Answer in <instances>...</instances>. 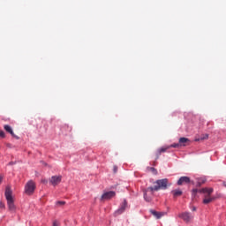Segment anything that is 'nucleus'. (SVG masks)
<instances>
[{
  "instance_id": "obj_13",
  "label": "nucleus",
  "mask_w": 226,
  "mask_h": 226,
  "mask_svg": "<svg viewBox=\"0 0 226 226\" xmlns=\"http://www.w3.org/2000/svg\"><path fill=\"white\" fill-rule=\"evenodd\" d=\"M171 193L173 195V197L176 199L177 197H181V195H183V191L179 190V189H176L171 191Z\"/></svg>"
},
{
  "instance_id": "obj_25",
  "label": "nucleus",
  "mask_w": 226,
  "mask_h": 226,
  "mask_svg": "<svg viewBox=\"0 0 226 226\" xmlns=\"http://www.w3.org/2000/svg\"><path fill=\"white\" fill-rule=\"evenodd\" d=\"M3 183V176H0V185Z\"/></svg>"
},
{
  "instance_id": "obj_16",
  "label": "nucleus",
  "mask_w": 226,
  "mask_h": 226,
  "mask_svg": "<svg viewBox=\"0 0 226 226\" xmlns=\"http://www.w3.org/2000/svg\"><path fill=\"white\" fill-rule=\"evenodd\" d=\"M167 149H170V147L167 146V147H162V148H160L158 150V156H160V154H162V153H165V151H167Z\"/></svg>"
},
{
  "instance_id": "obj_9",
  "label": "nucleus",
  "mask_w": 226,
  "mask_h": 226,
  "mask_svg": "<svg viewBox=\"0 0 226 226\" xmlns=\"http://www.w3.org/2000/svg\"><path fill=\"white\" fill-rule=\"evenodd\" d=\"M190 181L189 177H181L177 181V185L178 186H182V185H188Z\"/></svg>"
},
{
  "instance_id": "obj_15",
  "label": "nucleus",
  "mask_w": 226,
  "mask_h": 226,
  "mask_svg": "<svg viewBox=\"0 0 226 226\" xmlns=\"http://www.w3.org/2000/svg\"><path fill=\"white\" fill-rule=\"evenodd\" d=\"M213 200H215V198L205 196V199L203 200V204H210V202H213Z\"/></svg>"
},
{
  "instance_id": "obj_34",
  "label": "nucleus",
  "mask_w": 226,
  "mask_h": 226,
  "mask_svg": "<svg viewBox=\"0 0 226 226\" xmlns=\"http://www.w3.org/2000/svg\"><path fill=\"white\" fill-rule=\"evenodd\" d=\"M223 185L226 187V184L224 183Z\"/></svg>"
},
{
  "instance_id": "obj_32",
  "label": "nucleus",
  "mask_w": 226,
  "mask_h": 226,
  "mask_svg": "<svg viewBox=\"0 0 226 226\" xmlns=\"http://www.w3.org/2000/svg\"><path fill=\"white\" fill-rule=\"evenodd\" d=\"M4 207V205H0V207Z\"/></svg>"
},
{
  "instance_id": "obj_8",
  "label": "nucleus",
  "mask_w": 226,
  "mask_h": 226,
  "mask_svg": "<svg viewBox=\"0 0 226 226\" xmlns=\"http://www.w3.org/2000/svg\"><path fill=\"white\" fill-rule=\"evenodd\" d=\"M61 179L62 177L61 176H53L51 177L49 183L53 185V186H56V185H59V183H61Z\"/></svg>"
},
{
  "instance_id": "obj_27",
  "label": "nucleus",
  "mask_w": 226,
  "mask_h": 226,
  "mask_svg": "<svg viewBox=\"0 0 226 226\" xmlns=\"http://www.w3.org/2000/svg\"><path fill=\"white\" fill-rule=\"evenodd\" d=\"M204 183H206V180L201 181V185H204Z\"/></svg>"
},
{
  "instance_id": "obj_31",
  "label": "nucleus",
  "mask_w": 226,
  "mask_h": 226,
  "mask_svg": "<svg viewBox=\"0 0 226 226\" xmlns=\"http://www.w3.org/2000/svg\"><path fill=\"white\" fill-rule=\"evenodd\" d=\"M4 207V205H0V207Z\"/></svg>"
},
{
  "instance_id": "obj_17",
  "label": "nucleus",
  "mask_w": 226,
  "mask_h": 226,
  "mask_svg": "<svg viewBox=\"0 0 226 226\" xmlns=\"http://www.w3.org/2000/svg\"><path fill=\"white\" fill-rule=\"evenodd\" d=\"M207 139H209V135L208 134H203L202 136H200V139H198L196 140H207Z\"/></svg>"
},
{
  "instance_id": "obj_5",
  "label": "nucleus",
  "mask_w": 226,
  "mask_h": 226,
  "mask_svg": "<svg viewBox=\"0 0 226 226\" xmlns=\"http://www.w3.org/2000/svg\"><path fill=\"white\" fill-rule=\"evenodd\" d=\"M178 216H179V218H182V220H184V222H185V223H190V222H192V220H193V215L189 212L182 213Z\"/></svg>"
},
{
  "instance_id": "obj_19",
  "label": "nucleus",
  "mask_w": 226,
  "mask_h": 226,
  "mask_svg": "<svg viewBox=\"0 0 226 226\" xmlns=\"http://www.w3.org/2000/svg\"><path fill=\"white\" fill-rule=\"evenodd\" d=\"M148 170H150V172L154 173V175L158 174V170H156V169L154 167L148 168Z\"/></svg>"
},
{
  "instance_id": "obj_7",
  "label": "nucleus",
  "mask_w": 226,
  "mask_h": 226,
  "mask_svg": "<svg viewBox=\"0 0 226 226\" xmlns=\"http://www.w3.org/2000/svg\"><path fill=\"white\" fill-rule=\"evenodd\" d=\"M112 197H116V192L114 191H109L106 192L102 195L101 200H109V199H112Z\"/></svg>"
},
{
  "instance_id": "obj_23",
  "label": "nucleus",
  "mask_w": 226,
  "mask_h": 226,
  "mask_svg": "<svg viewBox=\"0 0 226 226\" xmlns=\"http://www.w3.org/2000/svg\"><path fill=\"white\" fill-rule=\"evenodd\" d=\"M53 226H59V222L54 221L53 222Z\"/></svg>"
},
{
  "instance_id": "obj_26",
  "label": "nucleus",
  "mask_w": 226,
  "mask_h": 226,
  "mask_svg": "<svg viewBox=\"0 0 226 226\" xmlns=\"http://www.w3.org/2000/svg\"><path fill=\"white\" fill-rule=\"evenodd\" d=\"M192 211H197V207H192Z\"/></svg>"
},
{
  "instance_id": "obj_12",
  "label": "nucleus",
  "mask_w": 226,
  "mask_h": 226,
  "mask_svg": "<svg viewBox=\"0 0 226 226\" xmlns=\"http://www.w3.org/2000/svg\"><path fill=\"white\" fill-rule=\"evenodd\" d=\"M200 193H207V197H210L211 193H213V188H203L200 190Z\"/></svg>"
},
{
  "instance_id": "obj_2",
  "label": "nucleus",
  "mask_w": 226,
  "mask_h": 226,
  "mask_svg": "<svg viewBox=\"0 0 226 226\" xmlns=\"http://www.w3.org/2000/svg\"><path fill=\"white\" fill-rule=\"evenodd\" d=\"M154 192H159V190H167V188L170 186V184H169V179L167 178L159 179L156 182H154Z\"/></svg>"
},
{
  "instance_id": "obj_6",
  "label": "nucleus",
  "mask_w": 226,
  "mask_h": 226,
  "mask_svg": "<svg viewBox=\"0 0 226 226\" xmlns=\"http://www.w3.org/2000/svg\"><path fill=\"white\" fill-rule=\"evenodd\" d=\"M127 207H128V201H126V200H124V202L122 203L120 207L115 212V216L123 215V212L126 211Z\"/></svg>"
},
{
  "instance_id": "obj_3",
  "label": "nucleus",
  "mask_w": 226,
  "mask_h": 226,
  "mask_svg": "<svg viewBox=\"0 0 226 226\" xmlns=\"http://www.w3.org/2000/svg\"><path fill=\"white\" fill-rule=\"evenodd\" d=\"M143 193L146 202H151V200H153V195H154V187H148L144 189Z\"/></svg>"
},
{
  "instance_id": "obj_24",
  "label": "nucleus",
  "mask_w": 226,
  "mask_h": 226,
  "mask_svg": "<svg viewBox=\"0 0 226 226\" xmlns=\"http://www.w3.org/2000/svg\"><path fill=\"white\" fill-rule=\"evenodd\" d=\"M113 170H114V173L116 174V172H117V166H114Z\"/></svg>"
},
{
  "instance_id": "obj_28",
  "label": "nucleus",
  "mask_w": 226,
  "mask_h": 226,
  "mask_svg": "<svg viewBox=\"0 0 226 226\" xmlns=\"http://www.w3.org/2000/svg\"><path fill=\"white\" fill-rule=\"evenodd\" d=\"M209 126H213V123L210 122Z\"/></svg>"
},
{
  "instance_id": "obj_18",
  "label": "nucleus",
  "mask_w": 226,
  "mask_h": 226,
  "mask_svg": "<svg viewBox=\"0 0 226 226\" xmlns=\"http://www.w3.org/2000/svg\"><path fill=\"white\" fill-rule=\"evenodd\" d=\"M168 147H175V148H177V147H181V145H179V143H174V144H171L170 146H168Z\"/></svg>"
},
{
  "instance_id": "obj_30",
  "label": "nucleus",
  "mask_w": 226,
  "mask_h": 226,
  "mask_svg": "<svg viewBox=\"0 0 226 226\" xmlns=\"http://www.w3.org/2000/svg\"><path fill=\"white\" fill-rule=\"evenodd\" d=\"M43 183H47V180H42Z\"/></svg>"
},
{
  "instance_id": "obj_10",
  "label": "nucleus",
  "mask_w": 226,
  "mask_h": 226,
  "mask_svg": "<svg viewBox=\"0 0 226 226\" xmlns=\"http://www.w3.org/2000/svg\"><path fill=\"white\" fill-rule=\"evenodd\" d=\"M151 215L154 216L157 220H160L162 216H165L166 213L165 212H158L156 210H150Z\"/></svg>"
},
{
  "instance_id": "obj_29",
  "label": "nucleus",
  "mask_w": 226,
  "mask_h": 226,
  "mask_svg": "<svg viewBox=\"0 0 226 226\" xmlns=\"http://www.w3.org/2000/svg\"><path fill=\"white\" fill-rule=\"evenodd\" d=\"M209 124H211V122H208V123H207V126H209Z\"/></svg>"
},
{
  "instance_id": "obj_21",
  "label": "nucleus",
  "mask_w": 226,
  "mask_h": 226,
  "mask_svg": "<svg viewBox=\"0 0 226 226\" xmlns=\"http://www.w3.org/2000/svg\"><path fill=\"white\" fill-rule=\"evenodd\" d=\"M66 204L65 201H56V206H64Z\"/></svg>"
},
{
  "instance_id": "obj_1",
  "label": "nucleus",
  "mask_w": 226,
  "mask_h": 226,
  "mask_svg": "<svg viewBox=\"0 0 226 226\" xmlns=\"http://www.w3.org/2000/svg\"><path fill=\"white\" fill-rule=\"evenodd\" d=\"M5 199L7 200V206L9 207V211H15L13 192H11V187H10V186H7L5 189Z\"/></svg>"
},
{
  "instance_id": "obj_33",
  "label": "nucleus",
  "mask_w": 226,
  "mask_h": 226,
  "mask_svg": "<svg viewBox=\"0 0 226 226\" xmlns=\"http://www.w3.org/2000/svg\"><path fill=\"white\" fill-rule=\"evenodd\" d=\"M4 207V205H0V207Z\"/></svg>"
},
{
  "instance_id": "obj_14",
  "label": "nucleus",
  "mask_w": 226,
  "mask_h": 226,
  "mask_svg": "<svg viewBox=\"0 0 226 226\" xmlns=\"http://www.w3.org/2000/svg\"><path fill=\"white\" fill-rule=\"evenodd\" d=\"M186 142H190V139L187 138H180L178 140L180 146H186Z\"/></svg>"
},
{
  "instance_id": "obj_22",
  "label": "nucleus",
  "mask_w": 226,
  "mask_h": 226,
  "mask_svg": "<svg viewBox=\"0 0 226 226\" xmlns=\"http://www.w3.org/2000/svg\"><path fill=\"white\" fill-rule=\"evenodd\" d=\"M0 137L2 139H4V137H6V134L3 131H1V130H0Z\"/></svg>"
},
{
  "instance_id": "obj_4",
  "label": "nucleus",
  "mask_w": 226,
  "mask_h": 226,
  "mask_svg": "<svg viewBox=\"0 0 226 226\" xmlns=\"http://www.w3.org/2000/svg\"><path fill=\"white\" fill-rule=\"evenodd\" d=\"M36 190V184L33 180H29L25 185V193L26 195H33Z\"/></svg>"
},
{
  "instance_id": "obj_11",
  "label": "nucleus",
  "mask_w": 226,
  "mask_h": 226,
  "mask_svg": "<svg viewBox=\"0 0 226 226\" xmlns=\"http://www.w3.org/2000/svg\"><path fill=\"white\" fill-rule=\"evenodd\" d=\"M4 129L5 130V132H7V133H10V135H11V137H14V139H19V137H17V135H15V132H13V129H11V126L5 124L4 126Z\"/></svg>"
},
{
  "instance_id": "obj_20",
  "label": "nucleus",
  "mask_w": 226,
  "mask_h": 226,
  "mask_svg": "<svg viewBox=\"0 0 226 226\" xmlns=\"http://www.w3.org/2000/svg\"><path fill=\"white\" fill-rule=\"evenodd\" d=\"M200 192V191H198L197 189H193V190L192 191V195L193 198L195 197V195H197V192Z\"/></svg>"
}]
</instances>
